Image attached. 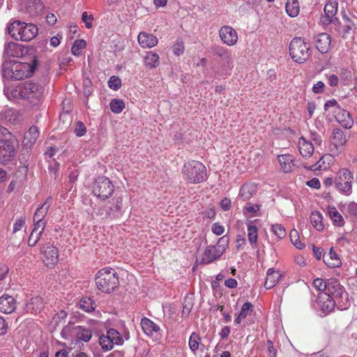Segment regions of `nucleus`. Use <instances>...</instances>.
I'll return each mask as SVG.
<instances>
[{"label": "nucleus", "instance_id": "1", "mask_svg": "<svg viewBox=\"0 0 357 357\" xmlns=\"http://www.w3.org/2000/svg\"><path fill=\"white\" fill-rule=\"evenodd\" d=\"M38 64L34 59L31 63L20 61H8L3 64L2 76L3 78L20 80L31 76Z\"/></svg>", "mask_w": 357, "mask_h": 357}, {"label": "nucleus", "instance_id": "2", "mask_svg": "<svg viewBox=\"0 0 357 357\" xmlns=\"http://www.w3.org/2000/svg\"><path fill=\"white\" fill-rule=\"evenodd\" d=\"M18 140L7 128L0 126V163L13 160L17 153Z\"/></svg>", "mask_w": 357, "mask_h": 357}, {"label": "nucleus", "instance_id": "3", "mask_svg": "<svg viewBox=\"0 0 357 357\" xmlns=\"http://www.w3.org/2000/svg\"><path fill=\"white\" fill-rule=\"evenodd\" d=\"M38 27L33 24L25 23L20 20L10 22L7 27L8 33L15 40L28 42L38 34Z\"/></svg>", "mask_w": 357, "mask_h": 357}, {"label": "nucleus", "instance_id": "4", "mask_svg": "<svg viewBox=\"0 0 357 357\" xmlns=\"http://www.w3.org/2000/svg\"><path fill=\"white\" fill-rule=\"evenodd\" d=\"M96 284L99 290L109 294L119 285L118 274L112 268H102L96 275Z\"/></svg>", "mask_w": 357, "mask_h": 357}, {"label": "nucleus", "instance_id": "5", "mask_svg": "<svg viewBox=\"0 0 357 357\" xmlns=\"http://www.w3.org/2000/svg\"><path fill=\"white\" fill-rule=\"evenodd\" d=\"M206 167L197 160L185 162L182 169L183 178L190 183L197 184L206 179Z\"/></svg>", "mask_w": 357, "mask_h": 357}, {"label": "nucleus", "instance_id": "6", "mask_svg": "<svg viewBox=\"0 0 357 357\" xmlns=\"http://www.w3.org/2000/svg\"><path fill=\"white\" fill-rule=\"evenodd\" d=\"M15 98L39 99L43 94V88L32 82H26L18 85L10 91Z\"/></svg>", "mask_w": 357, "mask_h": 357}, {"label": "nucleus", "instance_id": "7", "mask_svg": "<svg viewBox=\"0 0 357 357\" xmlns=\"http://www.w3.org/2000/svg\"><path fill=\"white\" fill-rule=\"evenodd\" d=\"M310 45L302 38H294L289 44L291 59L299 63L306 61L310 55Z\"/></svg>", "mask_w": 357, "mask_h": 357}, {"label": "nucleus", "instance_id": "8", "mask_svg": "<svg viewBox=\"0 0 357 357\" xmlns=\"http://www.w3.org/2000/svg\"><path fill=\"white\" fill-rule=\"evenodd\" d=\"M353 174L350 169H340L334 180L335 188L342 195L349 196L352 193Z\"/></svg>", "mask_w": 357, "mask_h": 357}, {"label": "nucleus", "instance_id": "9", "mask_svg": "<svg viewBox=\"0 0 357 357\" xmlns=\"http://www.w3.org/2000/svg\"><path fill=\"white\" fill-rule=\"evenodd\" d=\"M327 293L324 295L328 296L335 299H340L343 303L342 305L340 303L337 305V308L340 310H345L349 306L347 294L344 292L343 286L340 284L339 281L334 278H330L328 280L327 284Z\"/></svg>", "mask_w": 357, "mask_h": 357}, {"label": "nucleus", "instance_id": "10", "mask_svg": "<svg viewBox=\"0 0 357 357\" xmlns=\"http://www.w3.org/2000/svg\"><path fill=\"white\" fill-rule=\"evenodd\" d=\"M93 192L98 197L105 199L112 195L114 185L108 178L100 176L93 183Z\"/></svg>", "mask_w": 357, "mask_h": 357}, {"label": "nucleus", "instance_id": "11", "mask_svg": "<svg viewBox=\"0 0 357 357\" xmlns=\"http://www.w3.org/2000/svg\"><path fill=\"white\" fill-rule=\"evenodd\" d=\"M62 334H70L75 337L79 341L89 342L92 337L91 330L85 328L81 326H73L68 324L66 326L61 332Z\"/></svg>", "mask_w": 357, "mask_h": 357}, {"label": "nucleus", "instance_id": "12", "mask_svg": "<svg viewBox=\"0 0 357 357\" xmlns=\"http://www.w3.org/2000/svg\"><path fill=\"white\" fill-rule=\"evenodd\" d=\"M43 254V261L47 267H54L59 260V251L58 249L47 243L41 248Z\"/></svg>", "mask_w": 357, "mask_h": 357}, {"label": "nucleus", "instance_id": "13", "mask_svg": "<svg viewBox=\"0 0 357 357\" xmlns=\"http://www.w3.org/2000/svg\"><path fill=\"white\" fill-rule=\"evenodd\" d=\"M112 202V204L100 208L98 213L106 218L118 216L122 206V199L121 197H114Z\"/></svg>", "mask_w": 357, "mask_h": 357}, {"label": "nucleus", "instance_id": "14", "mask_svg": "<svg viewBox=\"0 0 357 357\" xmlns=\"http://www.w3.org/2000/svg\"><path fill=\"white\" fill-rule=\"evenodd\" d=\"M219 36L224 44L234 45L238 41V35L234 29L229 26H223L219 31Z\"/></svg>", "mask_w": 357, "mask_h": 357}, {"label": "nucleus", "instance_id": "15", "mask_svg": "<svg viewBox=\"0 0 357 357\" xmlns=\"http://www.w3.org/2000/svg\"><path fill=\"white\" fill-rule=\"evenodd\" d=\"M336 121L344 128L349 129L354 124V120L351 114L341 108L337 107V110H333Z\"/></svg>", "mask_w": 357, "mask_h": 357}, {"label": "nucleus", "instance_id": "16", "mask_svg": "<svg viewBox=\"0 0 357 357\" xmlns=\"http://www.w3.org/2000/svg\"><path fill=\"white\" fill-rule=\"evenodd\" d=\"M347 142V137L344 131L340 128H335L331 136V144L333 149H331V151L334 154L339 153V148L342 147Z\"/></svg>", "mask_w": 357, "mask_h": 357}, {"label": "nucleus", "instance_id": "17", "mask_svg": "<svg viewBox=\"0 0 357 357\" xmlns=\"http://www.w3.org/2000/svg\"><path fill=\"white\" fill-rule=\"evenodd\" d=\"M50 199L51 197H48L45 202L36 210L33 216V220L36 222L35 226L42 227V230L45 228V223L43 222V219L46 215L50 206V203L49 202Z\"/></svg>", "mask_w": 357, "mask_h": 357}, {"label": "nucleus", "instance_id": "18", "mask_svg": "<svg viewBox=\"0 0 357 357\" xmlns=\"http://www.w3.org/2000/svg\"><path fill=\"white\" fill-rule=\"evenodd\" d=\"M15 308L16 302L13 296L4 294L0 297V311L1 312L10 314Z\"/></svg>", "mask_w": 357, "mask_h": 357}, {"label": "nucleus", "instance_id": "19", "mask_svg": "<svg viewBox=\"0 0 357 357\" xmlns=\"http://www.w3.org/2000/svg\"><path fill=\"white\" fill-rule=\"evenodd\" d=\"M331 38L329 34L322 33L317 36L315 45L319 52L322 54L327 53L330 50Z\"/></svg>", "mask_w": 357, "mask_h": 357}, {"label": "nucleus", "instance_id": "20", "mask_svg": "<svg viewBox=\"0 0 357 357\" xmlns=\"http://www.w3.org/2000/svg\"><path fill=\"white\" fill-rule=\"evenodd\" d=\"M318 300L319 305L325 315L334 310L336 305L335 298L323 294L318 297Z\"/></svg>", "mask_w": 357, "mask_h": 357}, {"label": "nucleus", "instance_id": "21", "mask_svg": "<svg viewBox=\"0 0 357 357\" xmlns=\"http://www.w3.org/2000/svg\"><path fill=\"white\" fill-rule=\"evenodd\" d=\"M323 260L325 264L330 268H337L342 265V261L333 248H330L328 253H324Z\"/></svg>", "mask_w": 357, "mask_h": 357}, {"label": "nucleus", "instance_id": "22", "mask_svg": "<svg viewBox=\"0 0 357 357\" xmlns=\"http://www.w3.org/2000/svg\"><path fill=\"white\" fill-rule=\"evenodd\" d=\"M158 38L153 34L146 32H140L138 35V42L143 48H151L158 43Z\"/></svg>", "mask_w": 357, "mask_h": 357}, {"label": "nucleus", "instance_id": "23", "mask_svg": "<svg viewBox=\"0 0 357 357\" xmlns=\"http://www.w3.org/2000/svg\"><path fill=\"white\" fill-rule=\"evenodd\" d=\"M223 250H220L216 246H208L206 248L204 252V257L202 261L205 264H210L215 259L220 257L223 253Z\"/></svg>", "mask_w": 357, "mask_h": 357}, {"label": "nucleus", "instance_id": "24", "mask_svg": "<svg viewBox=\"0 0 357 357\" xmlns=\"http://www.w3.org/2000/svg\"><path fill=\"white\" fill-rule=\"evenodd\" d=\"M43 307V299L39 296H36L32 298L30 301L26 304L25 310L27 313L37 314L40 312Z\"/></svg>", "mask_w": 357, "mask_h": 357}, {"label": "nucleus", "instance_id": "25", "mask_svg": "<svg viewBox=\"0 0 357 357\" xmlns=\"http://www.w3.org/2000/svg\"><path fill=\"white\" fill-rule=\"evenodd\" d=\"M298 149L301 155L305 158H310L314 150L312 143L307 141L303 137L298 139Z\"/></svg>", "mask_w": 357, "mask_h": 357}, {"label": "nucleus", "instance_id": "26", "mask_svg": "<svg viewBox=\"0 0 357 357\" xmlns=\"http://www.w3.org/2000/svg\"><path fill=\"white\" fill-rule=\"evenodd\" d=\"M38 137L39 131L38 128L32 126L24 135L23 141L24 146L31 147L36 143Z\"/></svg>", "mask_w": 357, "mask_h": 357}, {"label": "nucleus", "instance_id": "27", "mask_svg": "<svg viewBox=\"0 0 357 357\" xmlns=\"http://www.w3.org/2000/svg\"><path fill=\"white\" fill-rule=\"evenodd\" d=\"M278 162L284 172H291L294 166V157L289 154H283L278 156Z\"/></svg>", "mask_w": 357, "mask_h": 357}, {"label": "nucleus", "instance_id": "28", "mask_svg": "<svg viewBox=\"0 0 357 357\" xmlns=\"http://www.w3.org/2000/svg\"><path fill=\"white\" fill-rule=\"evenodd\" d=\"M257 191V187L253 183H246L241 186L238 197L243 201L250 199Z\"/></svg>", "mask_w": 357, "mask_h": 357}, {"label": "nucleus", "instance_id": "29", "mask_svg": "<svg viewBox=\"0 0 357 357\" xmlns=\"http://www.w3.org/2000/svg\"><path fill=\"white\" fill-rule=\"evenodd\" d=\"M141 326L144 333L149 336L152 335L153 332L160 330V327L157 324L146 317L142 319Z\"/></svg>", "mask_w": 357, "mask_h": 357}, {"label": "nucleus", "instance_id": "30", "mask_svg": "<svg viewBox=\"0 0 357 357\" xmlns=\"http://www.w3.org/2000/svg\"><path fill=\"white\" fill-rule=\"evenodd\" d=\"M280 275L278 271L269 268L267 271V277L264 283L266 289H270L273 287L279 280Z\"/></svg>", "mask_w": 357, "mask_h": 357}, {"label": "nucleus", "instance_id": "31", "mask_svg": "<svg viewBox=\"0 0 357 357\" xmlns=\"http://www.w3.org/2000/svg\"><path fill=\"white\" fill-rule=\"evenodd\" d=\"M285 8L287 13L291 17H296L299 13V3L297 0H287Z\"/></svg>", "mask_w": 357, "mask_h": 357}, {"label": "nucleus", "instance_id": "32", "mask_svg": "<svg viewBox=\"0 0 357 357\" xmlns=\"http://www.w3.org/2000/svg\"><path fill=\"white\" fill-rule=\"evenodd\" d=\"M144 63L151 68H156L159 65L158 54L152 52H147L144 57Z\"/></svg>", "mask_w": 357, "mask_h": 357}, {"label": "nucleus", "instance_id": "33", "mask_svg": "<svg viewBox=\"0 0 357 357\" xmlns=\"http://www.w3.org/2000/svg\"><path fill=\"white\" fill-rule=\"evenodd\" d=\"M322 215L318 211H313L310 215V221L313 227L318 231L324 229V225L322 223Z\"/></svg>", "mask_w": 357, "mask_h": 357}, {"label": "nucleus", "instance_id": "34", "mask_svg": "<svg viewBox=\"0 0 357 357\" xmlns=\"http://www.w3.org/2000/svg\"><path fill=\"white\" fill-rule=\"evenodd\" d=\"M257 227L253 225H248V238L252 248H257Z\"/></svg>", "mask_w": 357, "mask_h": 357}, {"label": "nucleus", "instance_id": "35", "mask_svg": "<svg viewBox=\"0 0 357 357\" xmlns=\"http://www.w3.org/2000/svg\"><path fill=\"white\" fill-rule=\"evenodd\" d=\"M43 231V230H42V227L36 226L34 227L28 241V244L29 246L33 247L36 245L40 238Z\"/></svg>", "mask_w": 357, "mask_h": 357}, {"label": "nucleus", "instance_id": "36", "mask_svg": "<svg viewBox=\"0 0 357 357\" xmlns=\"http://www.w3.org/2000/svg\"><path fill=\"white\" fill-rule=\"evenodd\" d=\"M328 215L333 222L337 226H342L344 225V219L335 207L328 208Z\"/></svg>", "mask_w": 357, "mask_h": 357}, {"label": "nucleus", "instance_id": "37", "mask_svg": "<svg viewBox=\"0 0 357 357\" xmlns=\"http://www.w3.org/2000/svg\"><path fill=\"white\" fill-rule=\"evenodd\" d=\"M194 305L192 295H187L185 296L183 304L182 314L187 317Z\"/></svg>", "mask_w": 357, "mask_h": 357}, {"label": "nucleus", "instance_id": "38", "mask_svg": "<svg viewBox=\"0 0 357 357\" xmlns=\"http://www.w3.org/2000/svg\"><path fill=\"white\" fill-rule=\"evenodd\" d=\"M108 337H110L113 344L121 345L124 342L122 335L114 328H110L107 331Z\"/></svg>", "mask_w": 357, "mask_h": 357}, {"label": "nucleus", "instance_id": "39", "mask_svg": "<svg viewBox=\"0 0 357 357\" xmlns=\"http://www.w3.org/2000/svg\"><path fill=\"white\" fill-rule=\"evenodd\" d=\"M337 11V2H329L324 7V13L327 20L333 17Z\"/></svg>", "mask_w": 357, "mask_h": 357}, {"label": "nucleus", "instance_id": "40", "mask_svg": "<svg viewBox=\"0 0 357 357\" xmlns=\"http://www.w3.org/2000/svg\"><path fill=\"white\" fill-rule=\"evenodd\" d=\"M18 54L17 45L15 43L10 42L5 45L4 54L7 57H15Z\"/></svg>", "mask_w": 357, "mask_h": 357}, {"label": "nucleus", "instance_id": "41", "mask_svg": "<svg viewBox=\"0 0 357 357\" xmlns=\"http://www.w3.org/2000/svg\"><path fill=\"white\" fill-rule=\"evenodd\" d=\"M99 344L101 346L102 349L108 351L111 350L113 348V342L111 340L110 337H108V334L102 335L99 337Z\"/></svg>", "mask_w": 357, "mask_h": 357}, {"label": "nucleus", "instance_id": "42", "mask_svg": "<svg viewBox=\"0 0 357 357\" xmlns=\"http://www.w3.org/2000/svg\"><path fill=\"white\" fill-rule=\"evenodd\" d=\"M80 307L85 312L93 311L96 308L94 301L90 298H84L80 301Z\"/></svg>", "mask_w": 357, "mask_h": 357}, {"label": "nucleus", "instance_id": "43", "mask_svg": "<svg viewBox=\"0 0 357 357\" xmlns=\"http://www.w3.org/2000/svg\"><path fill=\"white\" fill-rule=\"evenodd\" d=\"M289 238H290L291 242L294 244V245L296 248H298L299 250L304 248L305 245H304V243H303L301 241L299 236H298V233L296 229H292L290 231Z\"/></svg>", "mask_w": 357, "mask_h": 357}, {"label": "nucleus", "instance_id": "44", "mask_svg": "<svg viewBox=\"0 0 357 357\" xmlns=\"http://www.w3.org/2000/svg\"><path fill=\"white\" fill-rule=\"evenodd\" d=\"M200 337L199 335L196 333H192L190 337L188 345L190 350L192 352H195L199 349V345L200 343Z\"/></svg>", "mask_w": 357, "mask_h": 357}, {"label": "nucleus", "instance_id": "45", "mask_svg": "<svg viewBox=\"0 0 357 357\" xmlns=\"http://www.w3.org/2000/svg\"><path fill=\"white\" fill-rule=\"evenodd\" d=\"M125 108V103L122 100L113 99L110 102L111 110L116 114L121 113Z\"/></svg>", "mask_w": 357, "mask_h": 357}, {"label": "nucleus", "instance_id": "46", "mask_svg": "<svg viewBox=\"0 0 357 357\" xmlns=\"http://www.w3.org/2000/svg\"><path fill=\"white\" fill-rule=\"evenodd\" d=\"M354 24L353 22H349V24H342L340 27L337 28V31L342 35V38H346L354 29Z\"/></svg>", "mask_w": 357, "mask_h": 357}, {"label": "nucleus", "instance_id": "47", "mask_svg": "<svg viewBox=\"0 0 357 357\" xmlns=\"http://www.w3.org/2000/svg\"><path fill=\"white\" fill-rule=\"evenodd\" d=\"M271 231L280 239L284 238L286 236V230L284 227L280 224L273 225Z\"/></svg>", "mask_w": 357, "mask_h": 357}, {"label": "nucleus", "instance_id": "48", "mask_svg": "<svg viewBox=\"0 0 357 357\" xmlns=\"http://www.w3.org/2000/svg\"><path fill=\"white\" fill-rule=\"evenodd\" d=\"M108 86L110 89L117 91L121 86V80L119 77L112 75L108 81Z\"/></svg>", "mask_w": 357, "mask_h": 357}, {"label": "nucleus", "instance_id": "49", "mask_svg": "<svg viewBox=\"0 0 357 357\" xmlns=\"http://www.w3.org/2000/svg\"><path fill=\"white\" fill-rule=\"evenodd\" d=\"M328 280L325 281L321 278L314 279L313 286L319 291H324L327 289Z\"/></svg>", "mask_w": 357, "mask_h": 357}, {"label": "nucleus", "instance_id": "50", "mask_svg": "<svg viewBox=\"0 0 357 357\" xmlns=\"http://www.w3.org/2000/svg\"><path fill=\"white\" fill-rule=\"evenodd\" d=\"M86 46V42L84 40H76L71 47V52L75 55L79 54V50L84 48Z\"/></svg>", "mask_w": 357, "mask_h": 357}, {"label": "nucleus", "instance_id": "51", "mask_svg": "<svg viewBox=\"0 0 357 357\" xmlns=\"http://www.w3.org/2000/svg\"><path fill=\"white\" fill-rule=\"evenodd\" d=\"M212 52L214 54L221 58L226 59L229 56L227 50L220 45L214 46L212 49Z\"/></svg>", "mask_w": 357, "mask_h": 357}, {"label": "nucleus", "instance_id": "52", "mask_svg": "<svg viewBox=\"0 0 357 357\" xmlns=\"http://www.w3.org/2000/svg\"><path fill=\"white\" fill-rule=\"evenodd\" d=\"M253 310V305L250 302H246L245 303L240 311L239 314L241 317H243L245 318L250 312H251Z\"/></svg>", "mask_w": 357, "mask_h": 357}, {"label": "nucleus", "instance_id": "53", "mask_svg": "<svg viewBox=\"0 0 357 357\" xmlns=\"http://www.w3.org/2000/svg\"><path fill=\"white\" fill-rule=\"evenodd\" d=\"M14 111L12 109H6L0 113V121L1 122H10Z\"/></svg>", "mask_w": 357, "mask_h": 357}, {"label": "nucleus", "instance_id": "54", "mask_svg": "<svg viewBox=\"0 0 357 357\" xmlns=\"http://www.w3.org/2000/svg\"><path fill=\"white\" fill-rule=\"evenodd\" d=\"M86 128L84 124L82 121H77L74 130L75 134L77 137H82L85 135Z\"/></svg>", "mask_w": 357, "mask_h": 357}, {"label": "nucleus", "instance_id": "55", "mask_svg": "<svg viewBox=\"0 0 357 357\" xmlns=\"http://www.w3.org/2000/svg\"><path fill=\"white\" fill-rule=\"evenodd\" d=\"M347 213L350 216L357 219V203L350 202L347 206Z\"/></svg>", "mask_w": 357, "mask_h": 357}, {"label": "nucleus", "instance_id": "56", "mask_svg": "<svg viewBox=\"0 0 357 357\" xmlns=\"http://www.w3.org/2000/svg\"><path fill=\"white\" fill-rule=\"evenodd\" d=\"M93 15H88L86 12H84L82 15V20L85 23V26L87 29H91L92 27L91 21H93Z\"/></svg>", "mask_w": 357, "mask_h": 357}, {"label": "nucleus", "instance_id": "57", "mask_svg": "<svg viewBox=\"0 0 357 357\" xmlns=\"http://www.w3.org/2000/svg\"><path fill=\"white\" fill-rule=\"evenodd\" d=\"M211 230L214 234H215L217 236H220L225 232V227L222 225H221L220 223L215 222L212 225Z\"/></svg>", "mask_w": 357, "mask_h": 357}, {"label": "nucleus", "instance_id": "58", "mask_svg": "<svg viewBox=\"0 0 357 357\" xmlns=\"http://www.w3.org/2000/svg\"><path fill=\"white\" fill-rule=\"evenodd\" d=\"M325 88V84L323 82L319 81L317 83L314 84L312 86V91L316 94L321 93L324 92Z\"/></svg>", "mask_w": 357, "mask_h": 357}, {"label": "nucleus", "instance_id": "59", "mask_svg": "<svg viewBox=\"0 0 357 357\" xmlns=\"http://www.w3.org/2000/svg\"><path fill=\"white\" fill-rule=\"evenodd\" d=\"M266 344L268 348V357H277V349L274 348L273 342L268 340L266 342Z\"/></svg>", "mask_w": 357, "mask_h": 357}, {"label": "nucleus", "instance_id": "60", "mask_svg": "<svg viewBox=\"0 0 357 357\" xmlns=\"http://www.w3.org/2000/svg\"><path fill=\"white\" fill-rule=\"evenodd\" d=\"M331 107L333 108V110H337V107H340L337 102L335 99L327 100L324 105V110L328 111Z\"/></svg>", "mask_w": 357, "mask_h": 357}, {"label": "nucleus", "instance_id": "61", "mask_svg": "<svg viewBox=\"0 0 357 357\" xmlns=\"http://www.w3.org/2000/svg\"><path fill=\"white\" fill-rule=\"evenodd\" d=\"M327 79H328V84L332 86L335 87L338 85L339 83V78L336 75H326Z\"/></svg>", "mask_w": 357, "mask_h": 357}, {"label": "nucleus", "instance_id": "62", "mask_svg": "<svg viewBox=\"0 0 357 357\" xmlns=\"http://www.w3.org/2000/svg\"><path fill=\"white\" fill-rule=\"evenodd\" d=\"M310 139L316 145L321 146L322 142V138L320 135L317 133L316 132H311Z\"/></svg>", "mask_w": 357, "mask_h": 357}, {"label": "nucleus", "instance_id": "63", "mask_svg": "<svg viewBox=\"0 0 357 357\" xmlns=\"http://www.w3.org/2000/svg\"><path fill=\"white\" fill-rule=\"evenodd\" d=\"M306 185L314 189H319L321 187V183L317 178H313L306 182Z\"/></svg>", "mask_w": 357, "mask_h": 357}, {"label": "nucleus", "instance_id": "64", "mask_svg": "<svg viewBox=\"0 0 357 357\" xmlns=\"http://www.w3.org/2000/svg\"><path fill=\"white\" fill-rule=\"evenodd\" d=\"M245 210L246 213H254L259 210V206L257 204L254 205L250 203H248L246 204Z\"/></svg>", "mask_w": 357, "mask_h": 357}]
</instances>
